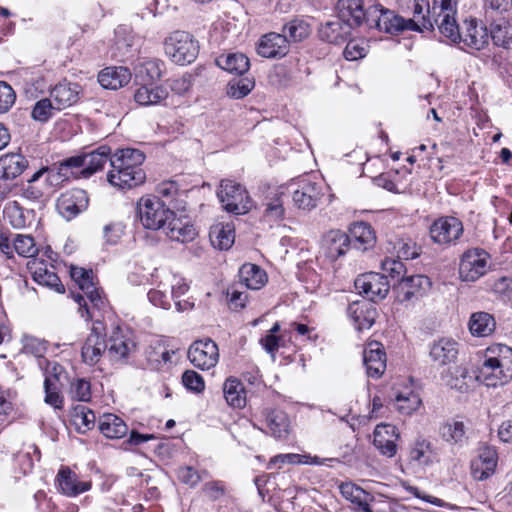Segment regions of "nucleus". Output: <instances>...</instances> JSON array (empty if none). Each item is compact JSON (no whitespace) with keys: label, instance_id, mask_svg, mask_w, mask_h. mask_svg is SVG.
<instances>
[{"label":"nucleus","instance_id":"dca6fc26","mask_svg":"<svg viewBox=\"0 0 512 512\" xmlns=\"http://www.w3.org/2000/svg\"><path fill=\"white\" fill-rule=\"evenodd\" d=\"M88 206V196L82 189H72L63 193L57 201L59 213L70 220L84 211Z\"/></svg>","mask_w":512,"mask_h":512},{"label":"nucleus","instance_id":"473e14b6","mask_svg":"<svg viewBox=\"0 0 512 512\" xmlns=\"http://www.w3.org/2000/svg\"><path fill=\"white\" fill-rule=\"evenodd\" d=\"M145 160L144 154L137 149H121L110 157L111 169L143 170L142 163Z\"/></svg>","mask_w":512,"mask_h":512},{"label":"nucleus","instance_id":"f3484780","mask_svg":"<svg viewBox=\"0 0 512 512\" xmlns=\"http://www.w3.org/2000/svg\"><path fill=\"white\" fill-rule=\"evenodd\" d=\"M134 341L119 327L111 332L107 342V356L112 362L126 360L135 351Z\"/></svg>","mask_w":512,"mask_h":512},{"label":"nucleus","instance_id":"09e8293b","mask_svg":"<svg viewBox=\"0 0 512 512\" xmlns=\"http://www.w3.org/2000/svg\"><path fill=\"white\" fill-rule=\"evenodd\" d=\"M216 64L229 73L237 75H243L250 67L249 59L242 53L220 55L216 59Z\"/></svg>","mask_w":512,"mask_h":512},{"label":"nucleus","instance_id":"f257e3e1","mask_svg":"<svg viewBox=\"0 0 512 512\" xmlns=\"http://www.w3.org/2000/svg\"><path fill=\"white\" fill-rule=\"evenodd\" d=\"M476 380L487 387H497L512 380V348L504 344L487 347L476 370Z\"/></svg>","mask_w":512,"mask_h":512},{"label":"nucleus","instance_id":"5701e85b","mask_svg":"<svg viewBox=\"0 0 512 512\" xmlns=\"http://www.w3.org/2000/svg\"><path fill=\"white\" fill-rule=\"evenodd\" d=\"M289 200L287 191L279 187L272 191L264 202L263 218L269 223H277L285 217V203Z\"/></svg>","mask_w":512,"mask_h":512},{"label":"nucleus","instance_id":"bf43d9fd","mask_svg":"<svg viewBox=\"0 0 512 512\" xmlns=\"http://www.w3.org/2000/svg\"><path fill=\"white\" fill-rule=\"evenodd\" d=\"M172 354L174 351H170L161 341H156L146 351L147 359L154 367L170 362Z\"/></svg>","mask_w":512,"mask_h":512},{"label":"nucleus","instance_id":"8fccbe9b","mask_svg":"<svg viewBox=\"0 0 512 512\" xmlns=\"http://www.w3.org/2000/svg\"><path fill=\"white\" fill-rule=\"evenodd\" d=\"M162 62L159 59L140 61L135 66V78L141 83H152L161 77Z\"/></svg>","mask_w":512,"mask_h":512},{"label":"nucleus","instance_id":"79ce46f5","mask_svg":"<svg viewBox=\"0 0 512 512\" xmlns=\"http://www.w3.org/2000/svg\"><path fill=\"white\" fill-rule=\"evenodd\" d=\"M4 215L10 224L16 229H22L30 226L34 220L33 210L22 208L18 202H8L4 207Z\"/></svg>","mask_w":512,"mask_h":512},{"label":"nucleus","instance_id":"ddd939ff","mask_svg":"<svg viewBox=\"0 0 512 512\" xmlns=\"http://www.w3.org/2000/svg\"><path fill=\"white\" fill-rule=\"evenodd\" d=\"M431 285L430 279L425 275L401 278L395 288L397 299L401 303L417 301L427 294Z\"/></svg>","mask_w":512,"mask_h":512},{"label":"nucleus","instance_id":"a19ab883","mask_svg":"<svg viewBox=\"0 0 512 512\" xmlns=\"http://www.w3.org/2000/svg\"><path fill=\"white\" fill-rule=\"evenodd\" d=\"M240 282L248 289L259 290L267 282V274L258 265L245 263L239 269Z\"/></svg>","mask_w":512,"mask_h":512},{"label":"nucleus","instance_id":"412c9836","mask_svg":"<svg viewBox=\"0 0 512 512\" xmlns=\"http://www.w3.org/2000/svg\"><path fill=\"white\" fill-rule=\"evenodd\" d=\"M56 486L62 494L68 497H76L90 490L92 484L90 481H80L77 474L70 468L62 467L56 476Z\"/></svg>","mask_w":512,"mask_h":512},{"label":"nucleus","instance_id":"1a4fd4ad","mask_svg":"<svg viewBox=\"0 0 512 512\" xmlns=\"http://www.w3.org/2000/svg\"><path fill=\"white\" fill-rule=\"evenodd\" d=\"M105 336L104 324L99 320L94 321L81 349V356L86 364H97L104 353H107Z\"/></svg>","mask_w":512,"mask_h":512},{"label":"nucleus","instance_id":"c9c22d12","mask_svg":"<svg viewBox=\"0 0 512 512\" xmlns=\"http://www.w3.org/2000/svg\"><path fill=\"white\" fill-rule=\"evenodd\" d=\"M146 179L144 170L111 169L107 174L108 182L118 188L130 189L142 184Z\"/></svg>","mask_w":512,"mask_h":512},{"label":"nucleus","instance_id":"37998d69","mask_svg":"<svg viewBox=\"0 0 512 512\" xmlns=\"http://www.w3.org/2000/svg\"><path fill=\"white\" fill-rule=\"evenodd\" d=\"M342 496L354 505V509L361 512H372L369 507L370 495L359 486L347 482L339 487Z\"/></svg>","mask_w":512,"mask_h":512},{"label":"nucleus","instance_id":"423d86ee","mask_svg":"<svg viewBox=\"0 0 512 512\" xmlns=\"http://www.w3.org/2000/svg\"><path fill=\"white\" fill-rule=\"evenodd\" d=\"M431 13L435 25L440 34L452 43L461 40L460 28L456 20V1L455 0H434Z\"/></svg>","mask_w":512,"mask_h":512},{"label":"nucleus","instance_id":"c85d7f7f","mask_svg":"<svg viewBox=\"0 0 512 512\" xmlns=\"http://www.w3.org/2000/svg\"><path fill=\"white\" fill-rule=\"evenodd\" d=\"M363 361L367 374L373 378H379L386 369V355L379 342H371L363 353Z\"/></svg>","mask_w":512,"mask_h":512},{"label":"nucleus","instance_id":"9b49d317","mask_svg":"<svg viewBox=\"0 0 512 512\" xmlns=\"http://www.w3.org/2000/svg\"><path fill=\"white\" fill-rule=\"evenodd\" d=\"M432 241L439 245H451L463 234L462 222L452 216L440 217L430 227Z\"/></svg>","mask_w":512,"mask_h":512},{"label":"nucleus","instance_id":"f03ea898","mask_svg":"<svg viewBox=\"0 0 512 512\" xmlns=\"http://www.w3.org/2000/svg\"><path fill=\"white\" fill-rule=\"evenodd\" d=\"M110 148L101 146L98 149L83 155L72 156L63 160L58 169L49 172V178L52 183L59 184L68 180L71 176H78L74 169H80L79 174L87 178L95 172L101 170L107 161H110Z\"/></svg>","mask_w":512,"mask_h":512},{"label":"nucleus","instance_id":"c756f323","mask_svg":"<svg viewBox=\"0 0 512 512\" xmlns=\"http://www.w3.org/2000/svg\"><path fill=\"white\" fill-rule=\"evenodd\" d=\"M83 293L84 295H74V299L79 304L81 317L88 321L92 319L94 309L100 310L105 306V300L94 284L91 288L83 290Z\"/></svg>","mask_w":512,"mask_h":512},{"label":"nucleus","instance_id":"e433bc0d","mask_svg":"<svg viewBox=\"0 0 512 512\" xmlns=\"http://www.w3.org/2000/svg\"><path fill=\"white\" fill-rule=\"evenodd\" d=\"M350 247L365 251L371 248L375 243V234L370 224L366 222H356L349 230Z\"/></svg>","mask_w":512,"mask_h":512},{"label":"nucleus","instance_id":"0e129e2a","mask_svg":"<svg viewBox=\"0 0 512 512\" xmlns=\"http://www.w3.org/2000/svg\"><path fill=\"white\" fill-rule=\"evenodd\" d=\"M53 110L56 109L51 98H44L36 102L31 112V116L36 121L46 122L52 116Z\"/></svg>","mask_w":512,"mask_h":512},{"label":"nucleus","instance_id":"6e6d98bb","mask_svg":"<svg viewBox=\"0 0 512 512\" xmlns=\"http://www.w3.org/2000/svg\"><path fill=\"white\" fill-rule=\"evenodd\" d=\"M511 27L508 22L502 19L499 22L491 24L489 38L495 45L509 49L512 47Z\"/></svg>","mask_w":512,"mask_h":512},{"label":"nucleus","instance_id":"3c124183","mask_svg":"<svg viewBox=\"0 0 512 512\" xmlns=\"http://www.w3.org/2000/svg\"><path fill=\"white\" fill-rule=\"evenodd\" d=\"M469 330L477 337L489 336L495 330V320L486 312L473 313L469 320Z\"/></svg>","mask_w":512,"mask_h":512},{"label":"nucleus","instance_id":"393cba45","mask_svg":"<svg viewBox=\"0 0 512 512\" xmlns=\"http://www.w3.org/2000/svg\"><path fill=\"white\" fill-rule=\"evenodd\" d=\"M497 466V453L492 447H482L478 456L471 462V474L474 479L482 481L490 477Z\"/></svg>","mask_w":512,"mask_h":512},{"label":"nucleus","instance_id":"bb28decb","mask_svg":"<svg viewBox=\"0 0 512 512\" xmlns=\"http://www.w3.org/2000/svg\"><path fill=\"white\" fill-rule=\"evenodd\" d=\"M61 366L53 364L52 373L46 375L44 380V402L54 409L61 410L64 406V397L61 393L62 384L60 382Z\"/></svg>","mask_w":512,"mask_h":512},{"label":"nucleus","instance_id":"5fc2aeb1","mask_svg":"<svg viewBox=\"0 0 512 512\" xmlns=\"http://www.w3.org/2000/svg\"><path fill=\"white\" fill-rule=\"evenodd\" d=\"M72 422L80 433H86L95 425V414L84 405H77L72 412Z\"/></svg>","mask_w":512,"mask_h":512},{"label":"nucleus","instance_id":"2f4dec72","mask_svg":"<svg viewBox=\"0 0 512 512\" xmlns=\"http://www.w3.org/2000/svg\"><path fill=\"white\" fill-rule=\"evenodd\" d=\"M163 229L165 234L173 241L181 243L190 242L197 236V230L188 220L172 216Z\"/></svg>","mask_w":512,"mask_h":512},{"label":"nucleus","instance_id":"6ab92c4d","mask_svg":"<svg viewBox=\"0 0 512 512\" xmlns=\"http://www.w3.org/2000/svg\"><path fill=\"white\" fill-rule=\"evenodd\" d=\"M398 429L391 424H379L373 432V444L384 456L393 457L397 452Z\"/></svg>","mask_w":512,"mask_h":512},{"label":"nucleus","instance_id":"de8ad7c7","mask_svg":"<svg viewBox=\"0 0 512 512\" xmlns=\"http://www.w3.org/2000/svg\"><path fill=\"white\" fill-rule=\"evenodd\" d=\"M223 394L226 402L234 408H243L246 405V392L244 385L236 378H227L223 384Z\"/></svg>","mask_w":512,"mask_h":512},{"label":"nucleus","instance_id":"72a5a7b5","mask_svg":"<svg viewBox=\"0 0 512 512\" xmlns=\"http://www.w3.org/2000/svg\"><path fill=\"white\" fill-rule=\"evenodd\" d=\"M131 80V72L123 66H111L103 69L98 75V82L105 89L117 90Z\"/></svg>","mask_w":512,"mask_h":512},{"label":"nucleus","instance_id":"864d4df0","mask_svg":"<svg viewBox=\"0 0 512 512\" xmlns=\"http://www.w3.org/2000/svg\"><path fill=\"white\" fill-rule=\"evenodd\" d=\"M465 425L462 421H448L440 428V435L450 444L462 445L466 439Z\"/></svg>","mask_w":512,"mask_h":512},{"label":"nucleus","instance_id":"c03bdc74","mask_svg":"<svg viewBox=\"0 0 512 512\" xmlns=\"http://www.w3.org/2000/svg\"><path fill=\"white\" fill-rule=\"evenodd\" d=\"M168 96L167 91L160 86H153L151 83H143L135 94V101L142 106L156 105L165 100Z\"/></svg>","mask_w":512,"mask_h":512},{"label":"nucleus","instance_id":"58836bf2","mask_svg":"<svg viewBox=\"0 0 512 512\" xmlns=\"http://www.w3.org/2000/svg\"><path fill=\"white\" fill-rule=\"evenodd\" d=\"M77 84L61 82L57 84L50 92V98L55 105L56 110H62L71 106L78 99Z\"/></svg>","mask_w":512,"mask_h":512},{"label":"nucleus","instance_id":"4d7b16f0","mask_svg":"<svg viewBox=\"0 0 512 512\" xmlns=\"http://www.w3.org/2000/svg\"><path fill=\"white\" fill-rule=\"evenodd\" d=\"M393 405L399 413L411 415L420 407L421 399L414 392H408L407 394L399 393L396 395Z\"/></svg>","mask_w":512,"mask_h":512},{"label":"nucleus","instance_id":"a211bd4d","mask_svg":"<svg viewBox=\"0 0 512 512\" xmlns=\"http://www.w3.org/2000/svg\"><path fill=\"white\" fill-rule=\"evenodd\" d=\"M460 37L461 40L457 41V44L462 43L464 46L477 51L482 50L489 43L487 28L475 19L465 20L464 30L460 32Z\"/></svg>","mask_w":512,"mask_h":512},{"label":"nucleus","instance_id":"4468645a","mask_svg":"<svg viewBox=\"0 0 512 512\" xmlns=\"http://www.w3.org/2000/svg\"><path fill=\"white\" fill-rule=\"evenodd\" d=\"M459 350V343L456 340L441 337L429 344V358L436 367L449 366L457 360Z\"/></svg>","mask_w":512,"mask_h":512},{"label":"nucleus","instance_id":"2eb2a0df","mask_svg":"<svg viewBox=\"0 0 512 512\" xmlns=\"http://www.w3.org/2000/svg\"><path fill=\"white\" fill-rule=\"evenodd\" d=\"M322 196L321 185L316 182L301 180L292 193V201L298 209L311 211L317 207Z\"/></svg>","mask_w":512,"mask_h":512},{"label":"nucleus","instance_id":"a18cd8bd","mask_svg":"<svg viewBox=\"0 0 512 512\" xmlns=\"http://www.w3.org/2000/svg\"><path fill=\"white\" fill-rule=\"evenodd\" d=\"M99 430L107 438L119 439L127 434L128 427L117 415L104 414L99 419Z\"/></svg>","mask_w":512,"mask_h":512},{"label":"nucleus","instance_id":"39448f33","mask_svg":"<svg viewBox=\"0 0 512 512\" xmlns=\"http://www.w3.org/2000/svg\"><path fill=\"white\" fill-rule=\"evenodd\" d=\"M139 219L146 229H166L169 219L174 216L166 204L157 196L142 197L137 203Z\"/></svg>","mask_w":512,"mask_h":512},{"label":"nucleus","instance_id":"a878e982","mask_svg":"<svg viewBox=\"0 0 512 512\" xmlns=\"http://www.w3.org/2000/svg\"><path fill=\"white\" fill-rule=\"evenodd\" d=\"M347 313L358 331L371 328L377 316L374 304L369 301L352 302L348 306Z\"/></svg>","mask_w":512,"mask_h":512},{"label":"nucleus","instance_id":"680f3d73","mask_svg":"<svg viewBox=\"0 0 512 512\" xmlns=\"http://www.w3.org/2000/svg\"><path fill=\"white\" fill-rule=\"evenodd\" d=\"M168 282L170 284L169 295L171 299L174 300L177 310L181 311L184 309V306L182 305L180 298L188 292L189 285L184 278L177 275L169 276Z\"/></svg>","mask_w":512,"mask_h":512},{"label":"nucleus","instance_id":"0eeeda50","mask_svg":"<svg viewBox=\"0 0 512 512\" xmlns=\"http://www.w3.org/2000/svg\"><path fill=\"white\" fill-rule=\"evenodd\" d=\"M222 207L236 215L246 214L252 208V199L241 184L232 180H222L217 190Z\"/></svg>","mask_w":512,"mask_h":512},{"label":"nucleus","instance_id":"13d9d810","mask_svg":"<svg viewBox=\"0 0 512 512\" xmlns=\"http://www.w3.org/2000/svg\"><path fill=\"white\" fill-rule=\"evenodd\" d=\"M13 247L19 256L26 258H32L38 253L35 239L27 234H15L13 236Z\"/></svg>","mask_w":512,"mask_h":512},{"label":"nucleus","instance_id":"7ed1b4c3","mask_svg":"<svg viewBox=\"0 0 512 512\" xmlns=\"http://www.w3.org/2000/svg\"><path fill=\"white\" fill-rule=\"evenodd\" d=\"M368 24L375 25L379 31L398 34L403 31H422V29L433 28L429 19L422 17V22L418 23L414 19H405L389 9L383 8L380 4L368 8Z\"/></svg>","mask_w":512,"mask_h":512},{"label":"nucleus","instance_id":"9d476101","mask_svg":"<svg viewBox=\"0 0 512 512\" xmlns=\"http://www.w3.org/2000/svg\"><path fill=\"white\" fill-rule=\"evenodd\" d=\"M355 288L363 294L369 302H376L386 297L390 283L384 274L369 272L358 276L354 282Z\"/></svg>","mask_w":512,"mask_h":512},{"label":"nucleus","instance_id":"e2e57ef3","mask_svg":"<svg viewBox=\"0 0 512 512\" xmlns=\"http://www.w3.org/2000/svg\"><path fill=\"white\" fill-rule=\"evenodd\" d=\"M254 87V82L248 78L230 81L227 86V95L235 99L247 96Z\"/></svg>","mask_w":512,"mask_h":512},{"label":"nucleus","instance_id":"603ef678","mask_svg":"<svg viewBox=\"0 0 512 512\" xmlns=\"http://www.w3.org/2000/svg\"><path fill=\"white\" fill-rule=\"evenodd\" d=\"M282 34L286 35L290 42H301L311 33L310 24L302 18H293L283 26Z\"/></svg>","mask_w":512,"mask_h":512},{"label":"nucleus","instance_id":"6e6552de","mask_svg":"<svg viewBox=\"0 0 512 512\" xmlns=\"http://www.w3.org/2000/svg\"><path fill=\"white\" fill-rule=\"evenodd\" d=\"M489 254L480 248L465 251L459 263V278L464 282H475L488 270Z\"/></svg>","mask_w":512,"mask_h":512},{"label":"nucleus","instance_id":"ea45409f","mask_svg":"<svg viewBox=\"0 0 512 512\" xmlns=\"http://www.w3.org/2000/svg\"><path fill=\"white\" fill-rule=\"evenodd\" d=\"M265 422L271 435L275 438H285L289 433L290 421L287 414L278 409L264 411Z\"/></svg>","mask_w":512,"mask_h":512},{"label":"nucleus","instance_id":"338daca9","mask_svg":"<svg viewBox=\"0 0 512 512\" xmlns=\"http://www.w3.org/2000/svg\"><path fill=\"white\" fill-rule=\"evenodd\" d=\"M381 267L383 272L386 273L385 276L390 277L391 279L400 281L401 278H404L403 275L406 271V268L400 260L386 258L382 261Z\"/></svg>","mask_w":512,"mask_h":512},{"label":"nucleus","instance_id":"69168bd1","mask_svg":"<svg viewBox=\"0 0 512 512\" xmlns=\"http://www.w3.org/2000/svg\"><path fill=\"white\" fill-rule=\"evenodd\" d=\"M397 257L405 260L415 259L420 255V247L411 239H401L395 245Z\"/></svg>","mask_w":512,"mask_h":512},{"label":"nucleus","instance_id":"f704fd0d","mask_svg":"<svg viewBox=\"0 0 512 512\" xmlns=\"http://www.w3.org/2000/svg\"><path fill=\"white\" fill-rule=\"evenodd\" d=\"M351 30L350 24H345L336 16L319 28V37L328 43L339 44L347 40Z\"/></svg>","mask_w":512,"mask_h":512},{"label":"nucleus","instance_id":"b1692460","mask_svg":"<svg viewBox=\"0 0 512 512\" xmlns=\"http://www.w3.org/2000/svg\"><path fill=\"white\" fill-rule=\"evenodd\" d=\"M338 15L350 28L360 26L364 21L368 23V9L363 8L362 0H338Z\"/></svg>","mask_w":512,"mask_h":512},{"label":"nucleus","instance_id":"7c9ffc66","mask_svg":"<svg viewBox=\"0 0 512 512\" xmlns=\"http://www.w3.org/2000/svg\"><path fill=\"white\" fill-rule=\"evenodd\" d=\"M323 247L327 257L331 260H336L348 251L350 239L341 230H330L323 238Z\"/></svg>","mask_w":512,"mask_h":512},{"label":"nucleus","instance_id":"f8f14e48","mask_svg":"<svg viewBox=\"0 0 512 512\" xmlns=\"http://www.w3.org/2000/svg\"><path fill=\"white\" fill-rule=\"evenodd\" d=\"M191 363L202 370H209L219 361V349L210 338L195 341L188 350Z\"/></svg>","mask_w":512,"mask_h":512},{"label":"nucleus","instance_id":"774afa93","mask_svg":"<svg viewBox=\"0 0 512 512\" xmlns=\"http://www.w3.org/2000/svg\"><path fill=\"white\" fill-rule=\"evenodd\" d=\"M70 275L72 280L79 286L82 291L91 288L94 284L91 270L72 266Z\"/></svg>","mask_w":512,"mask_h":512},{"label":"nucleus","instance_id":"49530a36","mask_svg":"<svg viewBox=\"0 0 512 512\" xmlns=\"http://www.w3.org/2000/svg\"><path fill=\"white\" fill-rule=\"evenodd\" d=\"M209 237L215 248L227 250L235 240L234 226L230 223H218L211 227Z\"/></svg>","mask_w":512,"mask_h":512},{"label":"nucleus","instance_id":"4be33fe9","mask_svg":"<svg viewBox=\"0 0 512 512\" xmlns=\"http://www.w3.org/2000/svg\"><path fill=\"white\" fill-rule=\"evenodd\" d=\"M257 52L265 58L283 57L289 52V40L280 33H267L260 39Z\"/></svg>","mask_w":512,"mask_h":512},{"label":"nucleus","instance_id":"cd10ccee","mask_svg":"<svg viewBox=\"0 0 512 512\" xmlns=\"http://www.w3.org/2000/svg\"><path fill=\"white\" fill-rule=\"evenodd\" d=\"M410 462L418 467L427 468L439 461L438 454L432 443L424 438H418L409 449Z\"/></svg>","mask_w":512,"mask_h":512},{"label":"nucleus","instance_id":"4c0bfd02","mask_svg":"<svg viewBox=\"0 0 512 512\" xmlns=\"http://www.w3.org/2000/svg\"><path fill=\"white\" fill-rule=\"evenodd\" d=\"M28 161L21 154H6L0 157V179L13 180L27 168Z\"/></svg>","mask_w":512,"mask_h":512},{"label":"nucleus","instance_id":"20e7f679","mask_svg":"<svg viewBox=\"0 0 512 512\" xmlns=\"http://www.w3.org/2000/svg\"><path fill=\"white\" fill-rule=\"evenodd\" d=\"M166 56L175 64L192 63L199 53V43L192 34L186 31H174L164 41Z\"/></svg>","mask_w":512,"mask_h":512},{"label":"nucleus","instance_id":"052dcab7","mask_svg":"<svg viewBox=\"0 0 512 512\" xmlns=\"http://www.w3.org/2000/svg\"><path fill=\"white\" fill-rule=\"evenodd\" d=\"M22 349L25 354L32 355L36 358H43L47 352L46 341L34 337L32 335H23L21 339Z\"/></svg>","mask_w":512,"mask_h":512},{"label":"nucleus","instance_id":"aec40b11","mask_svg":"<svg viewBox=\"0 0 512 512\" xmlns=\"http://www.w3.org/2000/svg\"><path fill=\"white\" fill-rule=\"evenodd\" d=\"M28 268L34 281L38 284L54 289L57 292L64 291V286L56 274L53 265L48 264L45 261L33 259L28 262Z\"/></svg>","mask_w":512,"mask_h":512}]
</instances>
